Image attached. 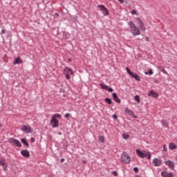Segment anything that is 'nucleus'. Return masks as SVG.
<instances>
[{"label":"nucleus","instance_id":"obj_27","mask_svg":"<svg viewBox=\"0 0 177 177\" xmlns=\"http://www.w3.org/2000/svg\"><path fill=\"white\" fill-rule=\"evenodd\" d=\"M99 140L101 142V143H104V136H99Z\"/></svg>","mask_w":177,"mask_h":177},{"label":"nucleus","instance_id":"obj_32","mask_svg":"<svg viewBox=\"0 0 177 177\" xmlns=\"http://www.w3.org/2000/svg\"><path fill=\"white\" fill-rule=\"evenodd\" d=\"M131 15H136V10H131Z\"/></svg>","mask_w":177,"mask_h":177},{"label":"nucleus","instance_id":"obj_11","mask_svg":"<svg viewBox=\"0 0 177 177\" xmlns=\"http://www.w3.org/2000/svg\"><path fill=\"white\" fill-rule=\"evenodd\" d=\"M0 165L3 167V171L8 170V164H6V159L5 158H0Z\"/></svg>","mask_w":177,"mask_h":177},{"label":"nucleus","instance_id":"obj_43","mask_svg":"<svg viewBox=\"0 0 177 177\" xmlns=\"http://www.w3.org/2000/svg\"><path fill=\"white\" fill-rule=\"evenodd\" d=\"M62 162H64V158L61 159Z\"/></svg>","mask_w":177,"mask_h":177},{"label":"nucleus","instance_id":"obj_18","mask_svg":"<svg viewBox=\"0 0 177 177\" xmlns=\"http://www.w3.org/2000/svg\"><path fill=\"white\" fill-rule=\"evenodd\" d=\"M21 63H23V61H21L20 57L15 58L14 60V64H21Z\"/></svg>","mask_w":177,"mask_h":177},{"label":"nucleus","instance_id":"obj_23","mask_svg":"<svg viewBox=\"0 0 177 177\" xmlns=\"http://www.w3.org/2000/svg\"><path fill=\"white\" fill-rule=\"evenodd\" d=\"M21 142L23 143V145H24L25 146L28 147L29 145H28V142H27V139L22 138V139H21Z\"/></svg>","mask_w":177,"mask_h":177},{"label":"nucleus","instance_id":"obj_6","mask_svg":"<svg viewBox=\"0 0 177 177\" xmlns=\"http://www.w3.org/2000/svg\"><path fill=\"white\" fill-rule=\"evenodd\" d=\"M8 142L11 146H17V147H21V142L16 138H11L8 140Z\"/></svg>","mask_w":177,"mask_h":177},{"label":"nucleus","instance_id":"obj_22","mask_svg":"<svg viewBox=\"0 0 177 177\" xmlns=\"http://www.w3.org/2000/svg\"><path fill=\"white\" fill-rule=\"evenodd\" d=\"M169 149L170 150H175L176 149H177V147H176V145L171 142L169 145Z\"/></svg>","mask_w":177,"mask_h":177},{"label":"nucleus","instance_id":"obj_24","mask_svg":"<svg viewBox=\"0 0 177 177\" xmlns=\"http://www.w3.org/2000/svg\"><path fill=\"white\" fill-rule=\"evenodd\" d=\"M134 100H136V102L138 103H140V97H139L138 95H135Z\"/></svg>","mask_w":177,"mask_h":177},{"label":"nucleus","instance_id":"obj_37","mask_svg":"<svg viewBox=\"0 0 177 177\" xmlns=\"http://www.w3.org/2000/svg\"><path fill=\"white\" fill-rule=\"evenodd\" d=\"M163 150L164 151H167V147L165 145H163Z\"/></svg>","mask_w":177,"mask_h":177},{"label":"nucleus","instance_id":"obj_17","mask_svg":"<svg viewBox=\"0 0 177 177\" xmlns=\"http://www.w3.org/2000/svg\"><path fill=\"white\" fill-rule=\"evenodd\" d=\"M112 96H113V100L115 102H116V103H121V100H120V98H118V96L117 95V93H113L112 94Z\"/></svg>","mask_w":177,"mask_h":177},{"label":"nucleus","instance_id":"obj_30","mask_svg":"<svg viewBox=\"0 0 177 177\" xmlns=\"http://www.w3.org/2000/svg\"><path fill=\"white\" fill-rule=\"evenodd\" d=\"M112 175H113V176H118V174L117 173V171H112L111 172Z\"/></svg>","mask_w":177,"mask_h":177},{"label":"nucleus","instance_id":"obj_33","mask_svg":"<svg viewBox=\"0 0 177 177\" xmlns=\"http://www.w3.org/2000/svg\"><path fill=\"white\" fill-rule=\"evenodd\" d=\"M30 142H31V143H34V142H35V139L32 137V138H30Z\"/></svg>","mask_w":177,"mask_h":177},{"label":"nucleus","instance_id":"obj_1","mask_svg":"<svg viewBox=\"0 0 177 177\" xmlns=\"http://www.w3.org/2000/svg\"><path fill=\"white\" fill-rule=\"evenodd\" d=\"M129 27L130 28V32L133 35L134 37H136L138 35H140V29L137 27L136 25L133 23L132 21H129Z\"/></svg>","mask_w":177,"mask_h":177},{"label":"nucleus","instance_id":"obj_36","mask_svg":"<svg viewBox=\"0 0 177 177\" xmlns=\"http://www.w3.org/2000/svg\"><path fill=\"white\" fill-rule=\"evenodd\" d=\"M6 32V30H5V29H3V30H1V34H2V35L5 34Z\"/></svg>","mask_w":177,"mask_h":177},{"label":"nucleus","instance_id":"obj_10","mask_svg":"<svg viewBox=\"0 0 177 177\" xmlns=\"http://www.w3.org/2000/svg\"><path fill=\"white\" fill-rule=\"evenodd\" d=\"M21 131H22V132H25V133H32V129H31L30 126L22 125Z\"/></svg>","mask_w":177,"mask_h":177},{"label":"nucleus","instance_id":"obj_41","mask_svg":"<svg viewBox=\"0 0 177 177\" xmlns=\"http://www.w3.org/2000/svg\"><path fill=\"white\" fill-rule=\"evenodd\" d=\"M165 70V69L164 68H162L161 70H160L161 73H163Z\"/></svg>","mask_w":177,"mask_h":177},{"label":"nucleus","instance_id":"obj_28","mask_svg":"<svg viewBox=\"0 0 177 177\" xmlns=\"http://www.w3.org/2000/svg\"><path fill=\"white\" fill-rule=\"evenodd\" d=\"M105 102L106 103H108V104H111V103H112L111 99L108 98V97L105 98Z\"/></svg>","mask_w":177,"mask_h":177},{"label":"nucleus","instance_id":"obj_16","mask_svg":"<svg viewBox=\"0 0 177 177\" xmlns=\"http://www.w3.org/2000/svg\"><path fill=\"white\" fill-rule=\"evenodd\" d=\"M148 96H151L152 97H158V94L156 91L151 90L149 91Z\"/></svg>","mask_w":177,"mask_h":177},{"label":"nucleus","instance_id":"obj_5","mask_svg":"<svg viewBox=\"0 0 177 177\" xmlns=\"http://www.w3.org/2000/svg\"><path fill=\"white\" fill-rule=\"evenodd\" d=\"M121 160L124 164H129V162H131V157L129 156V154L126 152L122 153Z\"/></svg>","mask_w":177,"mask_h":177},{"label":"nucleus","instance_id":"obj_29","mask_svg":"<svg viewBox=\"0 0 177 177\" xmlns=\"http://www.w3.org/2000/svg\"><path fill=\"white\" fill-rule=\"evenodd\" d=\"M126 70H127L128 74H129L130 75L133 73V72H131V70H129V68H128V67H126Z\"/></svg>","mask_w":177,"mask_h":177},{"label":"nucleus","instance_id":"obj_42","mask_svg":"<svg viewBox=\"0 0 177 177\" xmlns=\"http://www.w3.org/2000/svg\"><path fill=\"white\" fill-rule=\"evenodd\" d=\"M2 127H3V124L2 123L0 122V128H2Z\"/></svg>","mask_w":177,"mask_h":177},{"label":"nucleus","instance_id":"obj_13","mask_svg":"<svg viewBox=\"0 0 177 177\" xmlns=\"http://www.w3.org/2000/svg\"><path fill=\"white\" fill-rule=\"evenodd\" d=\"M100 86H101L102 89H104L105 91H108L109 92L114 91V90L111 88V87H109V86L106 85L104 83L100 84Z\"/></svg>","mask_w":177,"mask_h":177},{"label":"nucleus","instance_id":"obj_19","mask_svg":"<svg viewBox=\"0 0 177 177\" xmlns=\"http://www.w3.org/2000/svg\"><path fill=\"white\" fill-rule=\"evenodd\" d=\"M130 76L132 77V78H135L136 81H140V76L138 74L133 73Z\"/></svg>","mask_w":177,"mask_h":177},{"label":"nucleus","instance_id":"obj_15","mask_svg":"<svg viewBox=\"0 0 177 177\" xmlns=\"http://www.w3.org/2000/svg\"><path fill=\"white\" fill-rule=\"evenodd\" d=\"M162 177H174V174L172 172H168L167 171L161 172Z\"/></svg>","mask_w":177,"mask_h":177},{"label":"nucleus","instance_id":"obj_2","mask_svg":"<svg viewBox=\"0 0 177 177\" xmlns=\"http://www.w3.org/2000/svg\"><path fill=\"white\" fill-rule=\"evenodd\" d=\"M57 118H62V115L55 113L52 115L50 124L53 128H57L59 127V120Z\"/></svg>","mask_w":177,"mask_h":177},{"label":"nucleus","instance_id":"obj_8","mask_svg":"<svg viewBox=\"0 0 177 177\" xmlns=\"http://www.w3.org/2000/svg\"><path fill=\"white\" fill-rule=\"evenodd\" d=\"M153 167H161L162 165V160L158 158H153L152 161Z\"/></svg>","mask_w":177,"mask_h":177},{"label":"nucleus","instance_id":"obj_25","mask_svg":"<svg viewBox=\"0 0 177 177\" xmlns=\"http://www.w3.org/2000/svg\"><path fill=\"white\" fill-rule=\"evenodd\" d=\"M122 138L127 140V139H129V135H128L127 133H124L122 134Z\"/></svg>","mask_w":177,"mask_h":177},{"label":"nucleus","instance_id":"obj_14","mask_svg":"<svg viewBox=\"0 0 177 177\" xmlns=\"http://www.w3.org/2000/svg\"><path fill=\"white\" fill-rule=\"evenodd\" d=\"M21 154L23 156V157H25V158H30V151H28L27 149L21 151Z\"/></svg>","mask_w":177,"mask_h":177},{"label":"nucleus","instance_id":"obj_20","mask_svg":"<svg viewBox=\"0 0 177 177\" xmlns=\"http://www.w3.org/2000/svg\"><path fill=\"white\" fill-rule=\"evenodd\" d=\"M124 112L127 114H129V115H133V112L132 111V110L129 109V108L128 107L124 108Z\"/></svg>","mask_w":177,"mask_h":177},{"label":"nucleus","instance_id":"obj_38","mask_svg":"<svg viewBox=\"0 0 177 177\" xmlns=\"http://www.w3.org/2000/svg\"><path fill=\"white\" fill-rule=\"evenodd\" d=\"M113 118H114V120H117L118 116H117V115H113Z\"/></svg>","mask_w":177,"mask_h":177},{"label":"nucleus","instance_id":"obj_21","mask_svg":"<svg viewBox=\"0 0 177 177\" xmlns=\"http://www.w3.org/2000/svg\"><path fill=\"white\" fill-rule=\"evenodd\" d=\"M161 124L162 127H165V128H168V127H169V123H168V121H167L166 120H162Z\"/></svg>","mask_w":177,"mask_h":177},{"label":"nucleus","instance_id":"obj_3","mask_svg":"<svg viewBox=\"0 0 177 177\" xmlns=\"http://www.w3.org/2000/svg\"><path fill=\"white\" fill-rule=\"evenodd\" d=\"M136 151L137 156L140 158H145V157H147L148 160L151 158V153H150V151H145V153H143L140 149H136Z\"/></svg>","mask_w":177,"mask_h":177},{"label":"nucleus","instance_id":"obj_31","mask_svg":"<svg viewBox=\"0 0 177 177\" xmlns=\"http://www.w3.org/2000/svg\"><path fill=\"white\" fill-rule=\"evenodd\" d=\"M133 171H134V172H136V174H138V172H139V168H138V167H134V168H133Z\"/></svg>","mask_w":177,"mask_h":177},{"label":"nucleus","instance_id":"obj_39","mask_svg":"<svg viewBox=\"0 0 177 177\" xmlns=\"http://www.w3.org/2000/svg\"><path fill=\"white\" fill-rule=\"evenodd\" d=\"M162 73H163V74H166L167 75H168V72H167V71L165 70V71H163Z\"/></svg>","mask_w":177,"mask_h":177},{"label":"nucleus","instance_id":"obj_4","mask_svg":"<svg viewBox=\"0 0 177 177\" xmlns=\"http://www.w3.org/2000/svg\"><path fill=\"white\" fill-rule=\"evenodd\" d=\"M70 74L71 75H74V72L73 71V69L66 66L64 68V75H65L66 79L68 80H70L71 78V76H70Z\"/></svg>","mask_w":177,"mask_h":177},{"label":"nucleus","instance_id":"obj_34","mask_svg":"<svg viewBox=\"0 0 177 177\" xmlns=\"http://www.w3.org/2000/svg\"><path fill=\"white\" fill-rule=\"evenodd\" d=\"M64 117L65 118H68V117H70V113H66Z\"/></svg>","mask_w":177,"mask_h":177},{"label":"nucleus","instance_id":"obj_9","mask_svg":"<svg viewBox=\"0 0 177 177\" xmlns=\"http://www.w3.org/2000/svg\"><path fill=\"white\" fill-rule=\"evenodd\" d=\"M165 165L171 169L172 171H175V162L171 160H167L165 161Z\"/></svg>","mask_w":177,"mask_h":177},{"label":"nucleus","instance_id":"obj_12","mask_svg":"<svg viewBox=\"0 0 177 177\" xmlns=\"http://www.w3.org/2000/svg\"><path fill=\"white\" fill-rule=\"evenodd\" d=\"M137 20L138 21V26L140 27V30L146 31V26H145L143 21H142V19H140V18H137Z\"/></svg>","mask_w":177,"mask_h":177},{"label":"nucleus","instance_id":"obj_7","mask_svg":"<svg viewBox=\"0 0 177 177\" xmlns=\"http://www.w3.org/2000/svg\"><path fill=\"white\" fill-rule=\"evenodd\" d=\"M97 8H99L100 10H101L104 16H109V15L110 14L109 10H107V8H106V6H104V5H98Z\"/></svg>","mask_w":177,"mask_h":177},{"label":"nucleus","instance_id":"obj_26","mask_svg":"<svg viewBox=\"0 0 177 177\" xmlns=\"http://www.w3.org/2000/svg\"><path fill=\"white\" fill-rule=\"evenodd\" d=\"M145 75H153V70L149 69L148 72L145 73Z\"/></svg>","mask_w":177,"mask_h":177},{"label":"nucleus","instance_id":"obj_44","mask_svg":"<svg viewBox=\"0 0 177 177\" xmlns=\"http://www.w3.org/2000/svg\"><path fill=\"white\" fill-rule=\"evenodd\" d=\"M68 62H71V59H68Z\"/></svg>","mask_w":177,"mask_h":177},{"label":"nucleus","instance_id":"obj_40","mask_svg":"<svg viewBox=\"0 0 177 177\" xmlns=\"http://www.w3.org/2000/svg\"><path fill=\"white\" fill-rule=\"evenodd\" d=\"M120 3H124V0H118Z\"/></svg>","mask_w":177,"mask_h":177},{"label":"nucleus","instance_id":"obj_35","mask_svg":"<svg viewBox=\"0 0 177 177\" xmlns=\"http://www.w3.org/2000/svg\"><path fill=\"white\" fill-rule=\"evenodd\" d=\"M145 41H147V42H149L150 41V40L149 39V37H145Z\"/></svg>","mask_w":177,"mask_h":177}]
</instances>
